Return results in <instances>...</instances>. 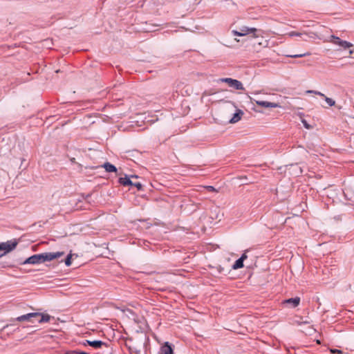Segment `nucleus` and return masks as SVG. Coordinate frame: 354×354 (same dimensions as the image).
<instances>
[{
    "label": "nucleus",
    "mask_w": 354,
    "mask_h": 354,
    "mask_svg": "<svg viewBox=\"0 0 354 354\" xmlns=\"http://www.w3.org/2000/svg\"><path fill=\"white\" fill-rule=\"evenodd\" d=\"M300 302L299 297L290 298L284 301L285 304H291L292 307H297Z\"/></svg>",
    "instance_id": "4468645a"
},
{
    "label": "nucleus",
    "mask_w": 354,
    "mask_h": 354,
    "mask_svg": "<svg viewBox=\"0 0 354 354\" xmlns=\"http://www.w3.org/2000/svg\"><path fill=\"white\" fill-rule=\"evenodd\" d=\"M325 41L339 46V48L337 49L338 50H346L353 46V44L347 41L342 40L339 37L333 35H330Z\"/></svg>",
    "instance_id": "f03ea898"
},
{
    "label": "nucleus",
    "mask_w": 354,
    "mask_h": 354,
    "mask_svg": "<svg viewBox=\"0 0 354 354\" xmlns=\"http://www.w3.org/2000/svg\"><path fill=\"white\" fill-rule=\"evenodd\" d=\"M37 320L39 323H43V322H48L50 321V316L47 314H41L40 313V315L37 317Z\"/></svg>",
    "instance_id": "f3484780"
},
{
    "label": "nucleus",
    "mask_w": 354,
    "mask_h": 354,
    "mask_svg": "<svg viewBox=\"0 0 354 354\" xmlns=\"http://www.w3.org/2000/svg\"><path fill=\"white\" fill-rule=\"evenodd\" d=\"M309 37H310V38H315V37H317V34H316V33L310 32V33L309 34Z\"/></svg>",
    "instance_id": "393cba45"
},
{
    "label": "nucleus",
    "mask_w": 354,
    "mask_h": 354,
    "mask_svg": "<svg viewBox=\"0 0 354 354\" xmlns=\"http://www.w3.org/2000/svg\"><path fill=\"white\" fill-rule=\"evenodd\" d=\"M79 354H88V353L86 352H84V351H79Z\"/></svg>",
    "instance_id": "c85d7f7f"
},
{
    "label": "nucleus",
    "mask_w": 354,
    "mask_h": 354,
    "mask_svg": "<svg viewBox=\"0 0 354 354\" xmlns=\"http://www.w3.org/2000/svg\"><path fill=\"white\" fill-rule=\"evenodd\" d=\"M132 186L136 187L138 190H141L142 187V184L140 183H139V182L133 183Z\"/></svg>",
    "instance_id": "4be33fe9"
},
{
    "label": "nucleus",
    "mask_w": 354,
    "mask_h": 354,
    "mask_svg": "<svg viewBox=\"0 0 354 354\" xmlns=\"http://www.w3.org/2000/svg\"><path fill=\"white\" fill-rule=\"evenodd\" d=\"M302 35L301 32L292 31L288 33V35L289 37H294V36H301Z\"/></svg>",
    "instance_id": "aec40b11"
},
{
    "label": "nucleus",
    "mask_w": 354,
    "mask_h": 354,
    "mask_svg": "<svg viewBox=\"0 0 354 354\" xmlns=\"http://www.w3.org/2000/svg\"><path fill=\"white\" fill-rule=\"evenodd\" d=\"M64 252H45L41 254H34L29 258L26 259L23 264H39L45 261H50L55 259H58L63 256Z\"/></svg>",
    "instance_id": "f257e3e1"
},
{
    "label": "nucleus",
    "mask_w": 354,
    "mask_h": 354,
    "mask_svg": "<svg viewBox=\"0 0 354 354\" xmlns=\"http://www.w3.org/2000/svg\"><path fill=\"white\" fill-rule=\"evenodd\" d=\"M66 354H79L78 351H71L66 353Z\"/></svg>",
    "instance_id": "b1692460"
},
{
    "label": "nucleus",
    "mask_w": 354,
    "mask_h": 354,
    "mask_svg": "<svg viewBox=\"0 0 354 354\" xmlns=\"http://www.w3.org/2000/svg\"><path fill=\"white\" fill-rule=\"evenodd\" d=\"M257 31V29L255 28L243 26L239 30H233L232 33L235 36H245L249 34H254ZM254 37H256L257 35H254Z\"/></svg>",
    "instance_id": "20e7f679"
},
{
    "label": "nucleus",
    "mask_w": 354,
    "mask_h": 354,
    "mask_svg": "<svg viewBox=\"0 0 354 354\" xmlns=\"http://www.w3.org/2000/svg\"><path fill=\"white\" fill-rule=\"evenodd\" d=\"M219 82H225L228 84L229 86L236 90H244L243 84L237 80L230 77L221 78Z\"/></svg>",
    "instance_id": "7ed1b4c3"
},
{
    "label": "nucleus",
    "mask_w": 354,
    "mask_h": 354,
    "mask_svg": "<svg viewBox=\"0 0 354 354\" xmlns=\"http://www.w3.org/2000/svg\"><path fill=\"white\" fill-rule=\"evenodd\" d=\"M81 223H75L71 224L70 231L68 232L69 235L76 234L82 231V228L80 227Z\"/></svg>",
    "instance_id": "9d476101"
},
{
    "label": "nucleus",
    "mask_w": 354,
    "mask_h": 354,
    "mask_svg": "<svg viewBox=\"0 0 354 354\" xmlns=\"http://www.w3.org/2000/svg\"><path fill=\"white\" fill-rule=\"evenodd\" d=\"M306 93H313L315 95H319L324 98L326 102L328 104V106H333L335 104V101L333 100L332 98L326 97L324 93L314 90H308L306 91Z\"/></svg>",
    "instance_id": "0eeeda50"
},
{
    "label": "nucleus",
    "mask_w": 354,
    "mask_h": 354,
    "mask_svg": "<svg viewBox=\"0 0 354 354\" xmlns=\"http://www.w3.org/2000/svg\"><path fill=\"white\" fill-rule=\"evenodd\" d=\"M310 55V53H304V54L288 55L287 57H292V58H299V57H305L306 55Z\"/></svg>",
    "instance_id": "a211bd4d"
},
{
    "label": "nucleus",
    "mask_w": 354,
    "mask_h": 354,
    "mask_svg": "<svg viewBox=\"0 0 354 354\" xmlns=\"http://www.w3.org/2000/svg\"><path fill=\"white\" fill-rule=\"evenodd\" d=\"M349 54L350 55L354 54V48L349 50Z\"/></svg>",
    "instance_id": "cd10ccee"
},
{
    "label": "nucleus",
    "mask_w": 354,
    "mask_h": 354,
    "mask_svg": "<svg viewBox=\"0 0 354 354\" xmlns=\"http://www.w3.org/2000/svg\"><path fill=\"white\" fill-rule=\"evenodd\" d=\"M243 115V112L241 110H237L236 112L234 114L233 117L230 120V123H236L241 119Z\"/></svg>",
    "instance_id": "f8f14e48"
},
{
    "label": "nucleus",
    "mask_w": 354,
    "mask_h": 354,
    "mask_svg": "<svg viewBox=\"0 0 354 354\" xmlns=\"http://www.w3.org/2000/svg\"><path fill=\"white\" fill-rule=\"evenodd\" d=\"M160 354H173V349L171 345L168 342H165V344L161 347Z\"/></svg>",
    "instance_id": "ddd939ff"
},
{
    "label": "nucleus",
    "mask_w": 354,
    "mask_h": 354,
    "mask_svg": "<svg viewBox=\"0 0 354 354\" xmlns=\"http://www.w3.org/2000/svg\"><path fill=\"white\" fill-rule=\"evenodd\" d=\"M248 258L245 253H243L241 257L237 259L232 266L234 270H238L243 267V261Z\"/></svg>",
    "instance_id": "1a4fd4ad"
},
{
    "label": "nucleus",
    "mask_w": 354,
    "mask_h": 354,
    "mask_svg": "<svg viewBox=\"0 0 354 354\" xmlns=\"http://www.w3.org/2000/svg\"><path fill=\"white\" fill-rule=\"evenodd\" d=\"M17 245V242L15 240L0 243V250H4V254H6L14 250Z\"/></svg>",
    "instance_id": "39448f33"
},
{
    "label": "nucleus",
    "mask_w": 354,
    "mask_h": 354,
    "mask_svg": "<svg viewBox=\"0 0 354 354\" xmlns=\"http://www.w3.org/2000/svg\"><path fill=\"white\" fill-rule=\"evenodd\" d=\"M119 182L124 186L133 185V183L131 180L130 178L126 176L119 178Z\"/></svg>",
    "instance_id": "2eb2a0df"
},
{
    "label": "nucleus",
    "mask_w": 354,
    "mask_h": 354,
    "mask_svg": "<svg viewBox=\"0 0 354 354\" xmlns=\"http://www.w3.org/2000/svg\"><path fill=\"white\" fill-rule=\"evenodd\" d=\"M86 343L84 344V345L88 344L95 348H99L102 346L106 345V344L104 342L100 341V340H93V341L86 340Z\"/></svg>",
    "instance_id": "9b49d317"
},
{
    "label": "nucleus",
    "mask_w": 354,
    "mask_h": 354,
    "mask_svg": "<svg viewBox=\"0 0 354 354\" xmlns=\"http://www.w3.org/2000/svg\"><path fill=\"white\" fill-rule=\"evenodd\" d=\"M102 167L104 168L106 171H107V172H116L117 171L116 167L113 165H112L109 162H105L102 165Z\"/></svg>",
    "instance_id": "dca6fc26"
},
{
    "label": "nucleus",
    "mask_w": 354,
    "mask_h": 354,
    "mask_svg": "<svg viewBox=\"0 0 354 354\" xmlns=\"http://www.w3.org/2000/svg\"><path fill=\"white\" fill-rule=\"evenodd\" d=\"M254 102L258 106H262V107H264V108H278V107H281V106H280V104L279 103L270 102H267V101L258 100H254Z\"/></svg>",
    "instance_id": "423d86ee"
},
{
    "label": "nucleus",
    "mask_w": 354,
    "mask_h": 354,
    "mask_svg": "<svg viewBox=\"0 0 354 354\" xmlns=\"http://www.w3.org/2000/svg\"><path fill=\"white\" fill-rule=\"evenodd\" d=\"M268 41H267V40H265V41H264V43H262V41H260V42L259 43V45H263L264 46H266L268 45Z\"/></svg>",
    "instance_id": "a878e982"
},
{
    "label": "nucleus",
    "mask_w": 354,
    "mask_h": 354,
    "mask_svg": "<svg viewBox=\"0 0 354 354\" xmlns=\"http://www.w3.org/2000/svg\"><path fill=\"white\" fill-rule=\"evenodd\" d=\"M330 353H337V354H341L342 352L340 350L338 349H330Z\"/></svg>",
    "instance_id": "5701e85b"
},
{
    "label": "nucleus",
    "mask_w": 354,
    "mask_h": 354,
    "mask_svg": "<svg viewBox=\"0 0 354 354\" xmlns=\"http://www.w3.org/2000/svg\"><path fill=\"white\" fill-rule=\"evenodd\" d=\"M131 178H138V176H131Z\"/></svg>",
    "instance_id": "c756f323"
},
{
    "label": "nucleus",
    "mask_w": 354,
    "mask_h": 354,
    "mask_svg": "<svg viewBox=\"0 0 354 354\" xmlns=\"http://www.w3.org/2000/svg\"><path fill=\"white\" fill-rule=\"evenodd\" d=\"M304 124L306 128L309 129V125L306 122H304Z\"/></svg>",
    "instance_id": "bb28decb"
},
{
    "label": "nucleus",
    "mask_w": 354,
    "mask_h": 354,
    "mask_svg": "<svg viewBox=\"0 0 354 354\" xmlns=\"http://www.w3.org/2000/svg\"><path fill=\"white\" fill-rule=\"evenodd\" d=\"M39 315V313H30L19 316L16 319L19 322L31 321L32 318H37Z\"/></svg>",
    "instance_id": "6e6552de"
},
{
    "label": "nucleus",
    "mask_w": 354,
    "mask_h": 354,
    "mask_svg": "<svg viewBox=\"0 0 354 354\" xmlns=\"http://www.w3.org/2000/svg\"><path fill=\"white\" fill-rule=\"evenodd\" d=\"M71 258H72V254H69L66 259H65V264L66 266H70L71 265Z\"/></svg>",
    "instance_id": "6ab92c4d"
},
{
    "label": "nucleus",
    "mask_w": 354,
    "mask_h": 354,
    "mask_svg": "<svg viewBox=\"0 0 354 354\" xmlns=\"http://www.w3.org/2000/svg\"><path fill=\"white\" fill-rule=\"evenodd\" d=\"M203 187L209 192H218L217 189H216L213 186H205Z\"/></svg>",
    "instance_id": "412c9836"
}]
</instances>
